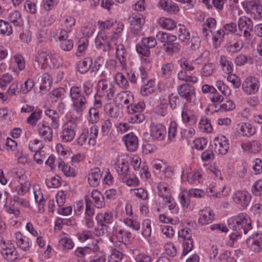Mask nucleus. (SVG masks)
I'll use <instances>...</instances> for the list:
<instances>
[{"label":"nucleus","mask_w":262,"mask_h":262,"mask_svg":"<svg viewBox=\"0 0 262 262\" xmlns=\"http://www.w3.org/2000/svg\"><path fill=\"white\" fill-rule=\"evenodd\" d=\"M228 222L229 229L231 231L230 238L232 241H236L239 236L247 234L252 229L251 219L245 213L232 216Z\"/></svg>","instance_id":"f257e3e1"},{"label":"nucleus","mask_w":262,"mask_h":262,"mask_svg":"<svg viewBox=\"0 0 262 262\" xmlns=\"http://www.w3.org/2000/svg\"><path fill=\"white\" fill-rule=\"evenodd\" d=\"M238 30L236 35L243 36L246 43L252 45L254 41V36L251 34L253 29L252 20L245 16L239 17L237 21Z\"/></svg>","instance_id":"f03ea898"},{"label":"nucleus","mask_w":262,"mask_h":262,"mask_svg":"<svg viewBox=\"0 0 262 262\" xmlns=\"http://www.w3.org/2000/svg\"><path fill=\"white\" fill-rule=\"evenodd\" d=\"M14 177L18 184L15 187V191L18 195L23 196L29 191L31 183L27 176L25 170L23 168H18L14 172Z\"/></svg>","instance_id":"7ed1b4c3"},{"label":"nucleus","mask_w":262,"mask_h":262,"mask_svg":"<svg viewBox=\"0 0 262 262\" xmlns=\"http://www.w3.org/2000/svg\"><path fill=\"white\" fill-rule=\"evenodd\" d=\"M70 96L76 112L78 113L82 112L85 108L87 99L86 96L82 94L80 88L78 86L72 87Z\"/></svg>","instance_id":"20e7f679"},{"label":"nucleus","mask_w":262,"mask_h":262,"mask_svg":"<svg viewBox=\"0 0 262 262\" xmlns=\"http://www.w3.org/2000/svg\"><path fill=\"white\" fill-rule=\"evenodd\" d=\"M179 239L183 242V250L182 255L185 256L192 250L193 247V241L191 237V230L185 228L178 232Z\"/></svg>","instance_id":"39448f33"},{"label":"nucleus","mask_w":262,"mask_h":262,"mask_svg":"<svg viewBox=\"0 0 262 262\" xmlns=\"http://www.w3.org/2000/svg\"><path fill=\"white\" fill-rule=\"evenodd\" d=\"M96 220L97 224L101 226V228H96L94 233L96 236H100L104 235V227H107L108 224L113 222V215L111 212L98 213L96 216Z\"/></svg>","instance_id":"423d86ee"},{"label":"nucleus","mask_w":262,"mask_h":262,"mask_svg":"<svg viewBox=\"0 0 262 262\" xmlns=\"http://www.w3.org/2000/svg\"><path fill=\"white\" fill-rule=\"evenodd\" d=\"M260 85L258 79L254 76H249L242 83V89L247 95H254L258 93Z\"/></svg>","instance_id":"0eeeda50"},{"label":"nucleus","mask_w":262,"mask_h":262,"mask_svg":"<svg viewBox=\"0 0 262 262\" xmlns=\"http://www.w3.org/2000/svg\"><path fill=\"white\" fill-rule=\"evenodd\" d=\"M95 45L97 49L104 52H108L117 45V41L113 39L112 36L108 37L104 33L100 32L95 39Z\"/></svg>","instance_id":"6e6552de"},{"label":"nucleus","mask_w":262,"mask_h":262,"mask_svg":"<svg viewBox=\"0 0 262 262\" xmlns=\"http://www.w3.org/2000/svg\"><path fill=\"white\" fill-rule=\"evenodd\" d=\"M114 168L120 178L129 176V164L124 155H119L113 160Z\"/></svg>","instance_id":"1a4fd4ad"},{"label":"nucleus","mask_w":262,"mask_h":262,"mask_svg":"<svg viewBox=\"0 0 262 262\" xmlns=\"http://www.w3.org/2000/svg\"><path fill=\"white\" fill-rule=\"evenodd\" d=\"M98 243V239H93L92 244H89V246L77 248L75 251V254L81 258L91 257L92 254L99 251Z\"/></svg>","instance_id":"9d476101"},{"label":"nucleus","mask_w":262,"mask_h":262,"mask_svg":"<svg viewBox=\"0 0 262 262\" xmlns=\"http://www.w3.org/2000/svg\"><path fill=\"white\" fill-rule=\"evenodd\" d=\"M177 91L180 97L188 102L195 99V91L194 87L190 84H182L177 88Z\"/></svg>","instance_id":"9b49d317"},{"label":"nucleus","mask_w":262,"mask_h":262,"mask_svg":"<svg viewBox=\"0 0 262 262\" xmlns=\"http://www.w3.org/2000/svg\"><path fill=\"white\" fill-rule=\"evenodd\" d=\"M1 254L3 258L9 262H13L18 258V255L13 244L3 243Z\"/></svg>","instance_id":"f8f14e48"},{"label":"nucleus","mask_w":262,"mask_h":262,"mask_svg":"<svg viewBox=\"0 0 262 262\" xmlns=\"http://www.w3.org/2000/svg\"><path fill=\"white\" fill-rule=\"evenodd\" d=\"M98 90L108 100H111L114 96L115 91L114 86L105 79L98 82Z\"/></svg>","instance_id":"ddd939ff"},{"label":"nucleus","mask_w":262,"mask_h":262,"mask_svg":"<svg viewBox=\"0 0 262 262\" xmlns=\"http://www.w3.org/2000/svg\"><path fill=\"white\" fill-rule=\"evenodd\" d=\"M247 244L252 251L260 252L262 250V232L253 234L247 239Z\"/></svg>","instance_id":"4468645a"},{"label":"nucleus","mask_w":262,"mask_h":262,"mask_svg":"<svg viewBox=\"0 0 262 262\" xmlns=\"http://www.w3.org/2000/svg\"><path fill=\"white\" fill-rule=\"evenodd\" d=\"M75 123L72 121H69L63 126L60 136L62 141L68 142L73 140L75 136Z\"/></svg>","instance_id":"2eb2a0df"},{"label":"nucleus","mask_w":262,"mask_h":262,"mask_svg":"<svg viewBox=\"0 0 262 262\" xmlns=\"http://www.w3.org/2000/svg\"><path fill=\"white\" fill-rule=\"evenodd\" d=\"M214 151L219 155H225L229 149L228 140L224 136L215 138L214 140Z\"/></svg>","instance_id":"dca6fc26"},{"label":"nucleus","mask_w":262,"mask_h":262,"mask_svg":"<svg viewBox=\"0 0 262 262\" xmlns=\"http://www.w3.org/2000/svg\"><path fill=\"white\" fill-rule=\"evenodd\" d=\"M132 32L138 35L141 31L143 25L145 23V18L141 14H138L129 18Z\"/></svg>","instance_id":"f3484780"},{"label":"nucleus","mask_w":262,"mask_h":262,"mask_svg":"<svg viewBox=\"0 0 262 262\" xmlns=\"http://www.w3.org/2000/svg\"><path fill=\"white\" fill-rule=\"evenodd\" d=\"M113 235L117 241L124 244V247L131 238L132 234L120 226L114 228Z\"/></svg>","instance_id":"a211bd4d"},{"label":"nucleus","mask_w":262,"mask_h":262,"mask_svg":"<svg viewBox=\"0 0 262 262\" xmlns=\"http://www.w3.org/2000/svg\"><path fill=\"white\" fill-rule=\"evenodd\" d=\"M236 133L244 137H250L256 133V129L250 123L241 122L237 125Z\"/></svg>","instance_id":"6ab92c4d"},{"label":"nucleus","mask_w":262,"mask_h":262,"mask_svg":"<svg viewBox=\"0 0 262 262\" xmlns=\"http://www.w3.org/2000/svg\"><path fill=\"white\" fill-rule=\"evenodd\" d=\"M165 127L161 124L152 123L150 125V134L155 140H162L166 135Z\"/></svg>","instance_id":"aec40b11"},{"label":"nucleus","mask_w":262,"mask_h":262,"mask_svg":"<svg viewBox=\"0 0 262 262\" xmlns=\"http://www.w3.org/2000/svg\"><path fill=\"white\" fill-rule=\"evenodd\" d=\"M233 200L242 207H246L250 203L251 195L246 191H237L233 196Z\"/></svg>","instance_id":"412c9836"},{"label":"nucleus","mask_w":262,"mask_h":262,"mask_svg":"<svg viewBox=\"0 0 262 262\" xmlns=\"http://www.w3.org/2000/svg\"><path fill=\"white\" fill-rule=\"evenodd\" d=\"M214 214L209 207H206L200 211L199 223L202 225H207L214 220Z\"/></svg>","instance_id":"4be33fe9"},{"label":"nucleus","mask_w":262,"mask_h":262,"mask_svg":"<svg viewBox=\"0 0 262 262\" xmlns=\"http://www.w3.org/2000/svg\"><path fill=\"white\" fill-rule=\"evenodd\" d=\"M122 139L128 151L133 152L137 150L138 147V140L133 133L125 135Z\"/></svg>","instance_id":"5701e85b"},{"label":"nucleus","mask_w":262,"mask_h":262,"mask_svg":"<svg viewBox=\"0 0 262 262\" xmlns=\"http://www.w3.org/2000/svg\"><path fill=\"white\" fill-rule=\"evenodd\" d=\"M216 21L213 17H209L202 25V35L204 37L207 39L210 37V34L212 33V30L215 28Z\"/></svg>","instance_id":"b1692460"},{"label":"nucleus","mask_w":262,"mask_h":262,"mask_svg":"<svg viewBox=\"0 0 262 262\" xmlns=\"http://www.w3.org/2000/svg\"><path fill=\"white\" fill-rule=\"evenodd\" d=\"M101 178V172L99 168L95 167L90 170L88 175V182L91 186H97L100 183Z\"/></svg>","instance_id":"393cba45"},{"label":"nucleus","mask_w":262,"mask_h":262,"mask_svg":"<svg viewBox=\"0 0 262 262\" xmlns=\"http://www.w3.org/2000/svg\"><path fill=\"white\" fill-rule=\"evenodd\" d=\"M157 189L158 194L160 197L162 198L164 201H170V197L172 195L169 186L167 183L164 182L159 183L157 185Z\"/></svg>","instance_id":"a878e982"},{"label":"nucleus","mask_w":262,"mask_h":262,"mask_svg":"<svg viewBox=\"0 0 262 262\" xmlns=\"http://www.w3.org/2000/svg\"><path fill=\"white\" fill-rule=\"evenodd\" d=\"M116 57L119 59L122 69H125L126 68V59L127 53L126 52L123 45L120 43L116 45Z\"/></svg>","instance_id":"bb28decb"},{"label":"nucleus","mask_w":262,"mask_h":262,"mask_svg":"<svg viewBox=\"0 0 262 262\" xmlns=\"http://www.w3.org/2000/svg\"><path fill=\"white\" fill-rule=\"evenodd\" d=\"M156 38L159 41L163 43V47H165L177 40L176 36L161 31L157 33Z\"/></svg>","instance_id":"cd10ccee"},{"label":"nucleus","mask_w":262,"mask_h":262,"mask_svg":"<svg viewBox=\"0 0 262 262\" xmlns=\"http://www.w3.org/2000/svg\"><path fill=\"white\" fill-rule=\"evenodd\" d=\"M16 243L17 245L22 250L27 251L30 247V244L29 238L23 235L21 232H17L15 234Z\"/></svg>","instance_id":"c85d7f7f"},{"label":"nucleus","mask_w":262,"mask_h":262,"mask_svg":"<svg viewBox=\"0 0 262 262\" xmlns=\"http://www.w3.org/2000/svg\"><path fill=\"white\" fill-rule=\"evenodd\" d=\"M123 245L119 244L115 246V248L112 250V252L108 258V262L120 261L124 254L122 252Z\"/></svg>","instance_id":"c756f323"},{"label":"nucleus","mask_w":262,"mask_h":262,"mask_svg":"<svg viewBox=\"0 0 262 262\" xmlns=\"http://www.w3.org/2000/svg\"><path fill=\"white\" fill-rule=\"evenodd\" d=\"M244 150L250 153H257L261 149V144L257 140H252L242 144Z\"/></svg>","instance_id":"7c9ffc66"},{"label":"nucleus","mask_w":262,"mask_h":262,"mask_svg":"<svg viewBox=\"0 0 262 262\" xmlns=\"http://www.w3.org/2000/svg\"><path fill=\"white\" fill-rule=\"evenodd\" d=\"M88 139V143L90 145L94 146L96 143V138L98 134V128L96 125H93L90 129L83 130Z\"/></svg>","instance_id":"2f4dec72"},{"label":"nucleus","mask_w":262,"mask_h":262,"mask_svg":"<svg viewBox=\"0 0 262 262\" xmlns=\"http://www.w3.org/2000/svg\"><path fill=\"white\" fill-rule=\"evenodd\" d=\"M45 113L51 120V127L57 128L59 126V116L58 113L55 110L49 108L45 111Z\"/></svg>","instance_id":"473e14b6"},{"label":"nucleus","mask_w":262,"mask_h":262,"mask_svg":"<svg viewBox=\"0 0 262 262\" xmlns=\"http://www.w3.org/2000/svg\"><path fill=\"white\" fill-rule=\"evenodd\" d=\"M182 118L184 122L191 125L195 123L196 118L193 112L186 107L183 108L182 112Z\"/></svg>","instance_id":"72a5a7b5"},{"label":"nucleus","mask_w":262,"mask_h":262,"mask_svg":"<svg viewBox=\"0 0 262 262\" xmlns=\"http://www.w3.org/2000/svg\"><path fill=\"white\" fill-rule=\"evenodd\" d=\"M93 64V59L91 57H86L83 60L78 62L77 68L78 71L81 74L88 72Z\"/></svg>","instance_id":"f704fd0d"},{"label":"nucleus","mask_w":262,"mask_h":262,"mask_svg":"<svg viewBox=\"0 0 262 262\" xmlns=\"http://www.w3.org/2000/svg\"><path fill=\"white\" fill-rule=\"evenodd\" d=\"M38 132L40 136L45 141H51L53 138L52 129L49 126L42 124L38 128Z\"/></svg>","instance_id":"c9c22d12"},{"label":"nucleus","mask_w":262,"mask_h":262,"mask_svg":"<svg viewBox=\"0 0 262 262\" xmlns=\"http://www.w3.org/2000/svg\"><path fill=\"white\" fill-rule=\"evenodd\" d=\"M52 81L49 74L46 73L43 74L40 85V90L42 93H46L50 89Z\"/></svg>","instance_id":"e433bc0d"},{"label":"nucleus","mask_w":262,"mask_h":262,"mask_svg":"<svg viewBox=\"0 0 262 262\" xmlns=\"http://www.w3.org/2000/svg\"><path fill=\"white\" fill-rule=\"evenodd\" d=\"M235 107V105L234 102L229 99H223L220 105L217 106V110H215V112L223 111L228 112L234 110Z\"/></svg>","instance_id":"4c0bfd02"},{"label":"nucleus","mask_w":262,"mask_h":262,"mask_svg":"<svg viewBox=\"0 0 262 262\" xmlns=\"http://www.w3.org/2000/svg\"><path fill=\"white\" fill-rule=\"evenodd\" d=\"M178 38L183 42H188L190 39V33L184 25H179Z\"/></svg>","instance_id":"58836bf2"},{"label":"nucleus","mask_w":262,"mask_h":262,"mask_svg":"<svg viewBox=\"0 0 262 262\" xmlns=\"http://www.w3.org/2000/svg\"><path fill=\"white\" fill-rule=\"evenodd\" d=\"M91 196L94 201L96 207L100 208L104 206V197L99 191L96 189L93 190Z\"/></svg>","instance_id":"ea45409f"},{"label":"nucleus","mask_w":262,"mask_h":262,"mask_svg":"<svg viewBox=\"0 0 262 262\" xmlns=\"http://www.w3.org/2000/svg\"><path fill=\"white\" fill-rule=\"evenodd\" d=\"M220 64L222 70L226 74H231L233 71V68L231 63L229 61L226 57L222 55L220 57Z\"/></svg>","instance_id":"a19ab883"},{"label":"nucleus","mask_w":262,"mask_h":262,"mask_svg":"<svg viewBox=\"0 0 262 262\" xmlns=\"http://www.w3.org/2000/svg\"><path fill=\"white\" fill-rule=\"evenodd\" d=\"M155 81L150 79L147 83L141 88L140 93L143 96H147L152 94L154 92Z\"/></svg>","instance_id":"79ce46f5"},{"label":"nucleus","mask_w":262,"mask_h":262,"mask_svg":"<svg viewBox=\"0 0 262 262\" xmlns=\"http://www.w3.org/2000/svg\"><path fill=\"white\" fill-rule=\"evenodd\" d=\"M8 18L16 26H21L23 25V21L21 14L18 11H13L11 12L8 16Z\"/></svg>","instance_id":"37998d69"},{"label":"nucleus","mask_w":262,"mask_h":262,"mask_svg":"<svg viewBox=\"0 0 262 262\" xmlns=\"http://www.w3.org/2000/svg\"><path fill=\"white\" fill-rule=\"evenodd\" d=\"M215 69V66L212 63H205L201 70V74L203 77L211 76Z\"/></svg>","instance_id":"c03bdc74"},{"label":"nucleus","mask_w":262,"mask_h":262,"mask_svg":"<svg viewBox=\"0 0 262 262\" xmlns=\"http://www.w3.org/2000/svg\"><path fill=\"white\" fill-rule=\"evenodd\" d=\"M58 167L61 169L66 176L69 177H75L76 176L75 169L68 164H65L63 162H59Z\"/></svg>","instance_id":"a18cd8bd"},{"label":"nucleus","mask_w":262,"mask_h":262,"mask_svg":"<svg viewBox=\"0 0 262 262\" xmlns=\"http://www.w3.org/2000/svg\"><path fill=\"white\" fill-rule=\"evenodd\" d=\"M104 111L106 114L112 118H116L119 115L118 107L111 103H108L105 105Z\"/></svg>","instance_id":"49530a36"},{"label":"nucleus","mask_w":262,"mask_h":262,"mask_svg":"<svg viewBox=\"0 0 262 262\" xmlns=\"http://www.w3.org/2000/svg\"><path fill=\"white\" fill-rule=\"evenodd\" d=\"M159 25L167 30H172L176 27L175 21L171 18L162 17L159 19Z\"/></svg>","instance_id":"de8ad7c7"},{"label":"nucleus","mask_w":262,"mask_h":262,"mask_svg":"<svg viewBox=\"0 0 262 262\" xmlns=\"http://www.w3.org/2000/svg\"><path fill=\"white\" fill-rule=\"evenodd\" d=\"M12 32L11 25L8 21L0 19V34L9 36Z\"/></svg>","instance_id":"09e8293b"},{"label":"nucleus","mask_w":262,"mask_h":262,"mask_svg":"<svg viewBox=\"0 0 262 262\" xmlns=\"http://www.w3.org/2000/svg\"><path fill=\"white\" fill-rule=\"evenodd\" d=\"M180 45L176 41L173 42L165 47H163L165 52L169 55H171L174 53H178L180 50Z\"/></svg>","instance_id":"8fccbe9b"},{"label":"nucleus","mask_w":262,"mask_h":262,"mask_svg":"<svg viewBox=\"0 0 262 262\" xmlns=\"http://www.w3.org/2000/svg\"><path fill=\"white\" fill-rule=\"evenodd\" d=\"M49 53L47 51H38L35 55V61L39 64L44 66L48 59Z\"/></svg>","instance_id":"3c124183"},{"label":"nucleus","mask_w":262,"mask_h":262,"mask_svg":"<svg viewBox=\"0 0 262 262\" xmlns=\"http://www.w3.org/2000/svg\"><path fill=\"white\" fill-rule=\"evenodd\" d=\"M115 80L117 84L122 89H126L129 86L127 79L122 73L118 72L116 73Z\"/></svg>","instance_id":"603ef678"},{"label":"nucleus","mask_w":262,"mask_h":262,"mask_svg":"<svg viewBox=\"0 0 262 262\" xmlns=\"http://www.w3.org/2000/svg\"><path fill=\"white\" fill-rule=\"evenodd\" d=\"M178 78L180 80L193 83H196L198 80V78L195 76L187 75L186 71L184 70H181L178 73Z\"/></svg>","instance_id":"864d4df0"},{"label":"nucleus","mask_w":262,"mask_h":262,"mask_svg":"<svg viewBox=\"0 0 262 262\" xmlns=\"http://www.w3.org/2000/svg\"><path fill=\"white\" fill-rule=\"evenodd\" d=\"M253 57L250 56H246L243 54H240L235 59V63L238 66H242L246 63L250 64L253 63Z\"/></svg>","instance_id":"5fc2aeb1"},{"label":"nucleus","mask_w":262,"mask_h":262,"mask_svg":"<svg viewBox=\"0 0 262 262\" xmlns=\"http://www.w3.org/2000/svg\"><path fill=\"white\" fill-rule=\"evenodd\" d=\"M142 235L148 238L150 236L151 234V221L149 219H146L142 222Z\"/></svg>","instance_id":"6e6d98bb"},{"label":"nucleus","mask_w":262,"mask_h":262,"mask_svg":"<svg viewBox=\"0 0 262 262\" xmlns=\"http://www.w3.org/2000/svg\"><path fill=\"white\" fill-rule=\"evenodd\" d=\"M199 128L203 132L211 133L212 131V127L210 120L206 118H202L200 121Z\"/></svg>","instance_id":"4d7b16f0"},{"label":"nucleus","mask_w":262,"mask_h":262,"mask_svg":"<svg viewBox=\"0 0 262 262\" xmlns=\"http://www.w3.org/2000/svg\"><path fill=\"white\" fill-rule=\"evenodd\" d=\"M215 86L224 96H229L231 94V90L223 81L217 80Z\"/></svg>","instance_id":"13d9d810"},{"label":"nucleus","mask_w":262,"mask_h":262,"mask_svg":"<svg viewBox=\"0 0 262 262\" xmlns=\"http://www.w3.org/2000/svg\"><path fill=\"white\" fill-rule=\"evenodd\" d=\"M145 108V103L143 101L137 104H130L127 106L128 112L129 114L134 113H141Z\"/></svg>","instance_id":"bf43d9fd"},{"label":"nucleus","mask_w":262,"mask_h":262,"mask_svg":"<svg viewBox=\"0 0 262 262\" xmlns=\"http://www.w3.org/2000/svg\"><path fill=\"white\" fill-rule=\"evenodd\" d=\"M94 234L95 235L94 232L93 233L92 231L84 230L81 232L77 233L76 236L81 242H84L89 239H94Z\"/></svg>","instance_id":"052dcab7"},{"label":"nucleus","mask_w":262,"mask_h":262,"mask_svg":"<svg viewBox=\"0 0 262 262\" xmlns=\"http://www.w3.org/2000/svg\"><path fill=\"white\" fill-rule=\"evenodd\" d=\"M259 2L258 0L246 1L243 3V6L247 12L255 13V10Z\"/></svg>","instance_id":"680f3d73"},{"label":"nucleus","mask_w":262,"mask_h":262,"mask_svg":"<svg viewBox=\"0 0 262 262\" xmlns=\"http://www.w3.org/2000/svg\"><path fill=\"white\" fill-rule=\"evenodd\" d=\"M180 203L183 207L187 208L190 203V198L187 190H183L179 195Z\"/></svg>","instance_id":"e2e57ef3"},{"label":"nucleus","mask_w":262,"mask_h":262,"mask_svg":"<svg viewBox=\"0 0 262 262\" xmlns=\"http://www.w3.org/2000/svg\"><path fill=\"white\" fill-rule=\"evenodd\" d=\"M252 193L256 196H262V179L256 181L251 187Z\"/></svg>","instance_id":"0e129e2a"},{"label":"nucleus","mask_w":262,"mask_h":262,"mask_svg":"<svg viewBox=\"0 0 262 262\" xmlns=\"http://www.w3.org/2000/svg\"><path fill=\"white\" fill-rule=\"evenodd\" d=\"M64 236L60 240V243L65 249L70 250L72 249L74 246V243L72 239L65 233H63Z\"/></svg>","instance_id":"69168bd1"},{"label":"nucleus","mask_w":262,"mask_h":262,"mask_svg":"<svg viewBox=\"0 0 262 262\" xmlns=\"http://www.w3.org/2000/svg\"><path fill=\"white\" fill-rule=\"evenodd\" d=\"M34 85V80L32 79H27L24 84H23L20 88V92L26 94L30 92Z\"/></svg>","instance_id":"338daca9"},{"label":"nucleus","mask_w":262,"mask_h":262,"mask_svg":"<svg viewBox=\"0 0 262 262\" xmlns=\"http://www.w3.org/2000/svg\"><path fill=\"white\" fill-rule=\"evenodd\" d=\"M46 183L50 188H58L61 185L60 178L58 176H55L51 179H47Z\"/></svg>","instance_id":"774afa93"}]
</instances>
